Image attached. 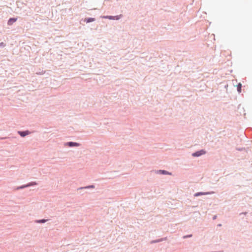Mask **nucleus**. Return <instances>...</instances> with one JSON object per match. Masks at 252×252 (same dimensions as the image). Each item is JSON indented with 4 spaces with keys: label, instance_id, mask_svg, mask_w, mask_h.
<instances>
[{
    "label": "nucleus",
    "instance_id": "obj_1",
    "mask_svg": "<svg viewBox=\"0 0 252 252\" xmlns=\"http://www.w3.org/2000/svg\"><path fill=\"white\" fill-rule=\"evenodd\" d=\"M122 17V15H118L116 16H103L102 18L104 19H109L110 20H119L121 17Z\"/></svg>",
    "mask_w": 252,
    "mask_h": 252
},
{
    "label": "nucleus",
    "instance_id": "obj_2",
    "mask_svg": "<svg viewBox=\"0 0 252 252\" xmlns=\"http://www.w3.org/2000/svg\"><path fill=\"white\" fill-rule=\"evenodd\" d=\"M205 153H206V152L205 151L202 150L199 151H197L195 153H194L193 154H192V156L193 157H198L202 155L205 154Z\"/></svg>",
    "mask_w": 252,
    "mask_h": 252
},
{
    "label": "nucleus",
    "instance_id": "obj_3",
    "mask_svg": "<svg viewBox=\"0 0 252 252\" xmlns=\"http://www.w3.org/2000/svg\"><path fill=\"white\" fill-rule=\"evenodd\" d=\"M17 20L16 18H10L8 21V25H11L13 23L15 22Z\"/></svg>",
    "mask_w": 252,
    "mask_h": 252
},
{
    "label": "nucleus",
    "instance_id": "obj_4",
    "mask_svg": "<svg viewBox=\"0 0 252 252\" xmlns=\"http://www.w3.org/2000/svg\"><path fill=\"white\" fill-rule=\"evenodd\" d=\"M37 184L35 183V182H32V183H30L28 185H25V186H23L22 187H19L18 188V189H23L24 188H26V187H29L30 186H33V185H36Z\"/></svg>",
    "mask_w": 252,
    "mask_h": 252
},
{
    "label": "nucleus",
    "instance_id": "obj_5",
    "mask_svg": "<svg viewBox=\"0 0 252 252\" xmlns=\"http://www.w3.org/2000/svg\"><path fill=\"white\" fill-rule=\"evenodd\" d=\"M68 145L69 146H78L79 145V144H78L77 143H75V142H69V143H68Z\"/></svg>",
    "mask_w": 252,
    "mask_h": 252
},
{
    "label": "nucleus",
    "instance_id": "obj_6",
    "mask_svg": "<svg viewBox=\"0 0 252 252\" xmlns=\"http://www.w3.org/2000/svg\"><path fill=\"white\" fill-rule=\"evenodd\" d=\"M19 133L20 134V135L21 136L24 137V136H26V135L28 134L29 133L27 131H22V132L19 131Z\"/></svg>",
    "mask_w": 252,
    "mask_h": 252
},
{
    "label": "nucleus",
    "instance_id": "obj_7",
    "mask_svg": "<svg viewBox=\"0 0 252 252\" xmlns=\"http://www.w3.org/2000/svg\"><path fill=\"white\" fill-rule=\"evenodd\" d=\"M208 194V193H205V192H197V193H196L195 194H194V196H198L199 195H205V194Z\"/></svg>",
    "mask_w": 252,
    "mask_h": 252
},
{
    "label": "nucleus",
    "instance_id": "obj_8",
    "mask_svg": "<svg viewBox=\"0 0 252 252\" xmlns=\"http://www.w3.org/2000/svg\"><path fill=\"white\" fill-rule=\"evenodd\" d=\"M94 20L95 19L94 18H89L87 19L86 21L87 23H90V22L94 21Z\"/></svg>",
    "mask_w": 252,
    "mask_h": 252
},
{
    "label": "nucleus",
    "instance_id": "obj_9",
    "mask_svg": "<svg viewBox=\"0 0 252 252\" xmlns=\"http://www.w3.org/2000/svg\"><path fill=\"white\" fill-rule=\"evenodd\" d=\"M241 86H242V85H241V84L240 83H239L237 85V90H238V91L239 92V93L241 92Z\"/></svg>",
    "mask_w": 252,
    "mask_h": 252
},
{
    "label": "nucleus",
    "instance_id": "obj_10",
    "mask_svg": "<svg viewBox=\"0 0 252 252\" xmlns=\"http://www.w3.org/2000/svg\"><path fill=\"white\" fill-rule=\"evenodd\" d=\"M160 172H161L162 174H170V173H168L167 171L165 170H160Z\"/></svg>",
    "mask_w": 252,
    "mask_h": 252
},
{
    "label": "nucleus",
    "instance_id": "obj_11",
    "mask_svg": "<svg viewBox=\"0 0 252 252\" xmlns=\"http://www.w3.org/2000/svg\"><path fill=\"white\" fill-rule=\"evenodd\" d=\"M46 221V220H39L38 221V222H39V223H44Z\"/></svg>",
    "mask_w": 252,
    "mask_h": 252
},
{
    "label": "nucleus",
    "instance_id": "obj_12",
    "mask_svg": "<svg viewBox=\"0 0 252 252\" xmlns=\"http://www.w3.org/2000/svg\"><path fill=\"white\" fill-rule=\"evenodd\" d=\"M3 43L2 42L1 43H0V45H2Z\"/></svg>",
    "mask_w": 252,
    "mask_h": 252
},
{
    "label": "nucleus",
    "instance_id": "obj_13",
    "mask_svg": "<svg viewBox=\"0 0 252 252\" xmlns=\"http://www.w3.org/2000/svg\"><path fill=\"white\" fill-rule=\"evenodd\" d=\"M91 188H94V186H92L90 187Z\"/></svg>",
    "mask_w": 252,
    "mask_h": 252
}]
</instances>
